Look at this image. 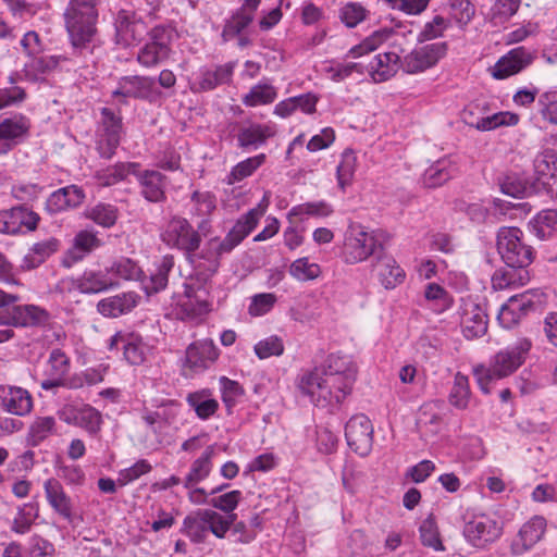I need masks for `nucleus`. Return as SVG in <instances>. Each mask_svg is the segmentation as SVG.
Listing matches in <instances>:
<instances>
[{
    "label": "nucleus",
    "mask_w": 557,
    "mask_h": 557,
    "mask_svg": "<svg viewBox=\"0 0 557 557\" xmlns=\"http://www.w3.org/2000/svg\"><path fill=\"white\" fill-rule=\"evenodd\" d=\"M178 411L180 405L176 401L169 400L162 404L156 411L144 410L141 419L152 433L160 435L164 429L175 421Z\"/></svg>",
    "instance_id": "7c9ffc66"
},
{
    "label": "nucleus",
    "mask_w": 557,
    "mask_h": 557,
    "mask_svg": "<svg viewBox=\"0 0 557 557\" xmlns=\"http://www.w3.org/2000/svg\"><path fill=\"white\" fill-rule=\"evenodd\" d=\"M137 301L138 296L135 293H123L101 299L97 305V309L104 317L116 318L133 310Z\"/></svg>",
    "instance_id": "c9c22d12"
},
{
    "label": "nucleus",
    "mask_w": 557,
    "mask_h": 557,
    "mask_svg": "<svg viewBox=\"0 0 557 557\" xmlns=\"http://www.w3.org/2000/svg\"><path fill=\"white\" fill-rule=\"evenodd\" d=\"M109 271L86 270L74 282V286L83 294H97L110 288L116 284L108 276Z\"/></svg>",
    "instance_id": "f704fd0d"
},
{
    "label": "nucleus",
    "mask_w": 557,
    "mask_h": 557,
    "mask_svg": "<svg viewBox=\"0 0 557 557\" xmlns=\"http://www.w3.org/2000/svg\"><path fill=\"white\" fill-rule=\"evenodd\" d=\"M138 163H116L113 166L99 171L97 180L102 186L114 185L127 177L128 174H135L138 169Z\"/></svg>",
    "instance_id": "8fccbe9b"
},
{
    "label": "nucleus",
    "mask_w": 557,
    "mask_h": 557,
    "mask_svg": "<svg viewBox=\"0 0 557 557\" xmlns=\"http://www.w3.org/2000/svg\"><path fill=\"white\" fill-rule=\"evenodd\" d=\"M392 35V30L388 28H381L373 32L371 35L366 37L359 45L351 47L347 55L348 58H361L382 46Z\"/></svg>",
    "instance_id": "09e8293b"
},
{
    "label": "nucleus",
    "mask_w": 557,
    "mask_h": 557,
    "mask_svg": "<svg viewBox=\"0 0 557 557\" xmlns=\"http://www.w3.org/2000/svg\"><path fill=\"white\" fill-rule=\"evenodd\" d=\"M70 357L60 348L51 349L44 364L45 379L40 382L41 388L46 391L58 387L77 389L82 388L85 382L92 384L97 381L90 377V373H86L84 376L79 374L70 375Z\"/></svg>",
    "instance_id": "20e7f679"
},
{
    "label": "nucleus",
    "mask_w": 557,
    "mask_h": 557,
    "mask_svg": "<svg viewBox=\"0 0 557 557\" xmlns=\"http://www.w3.org/2000/svg\"><path fill=\"white\" fill-rule=\"evenodd\" d=\"M0 406L10 414L25 417L33 410V398L23 387L0 385Z\"/></svg>",
    "instance_id": "393cba45"
},
{
    "label": "nucleus",
    "mask_w": 557,
    "mask_h": 557,
    "mask_svg": "<svg viewBox=\"0 0 557 557\" xmlns=\"http://www.w3.org/2000/svg\"><path fill=\"white\" fill-rule=\"evenodd\" d=\"M253 350L259 359L278 357L284 352V343L280 336L271 335L259 341L255 345Z\"/></svg>",
    "instance_id": "0e129e2a"
},
{
    "label": "nucleus",
    "mask_w": 557,
    "mask_h": 557,
    "mask_svg": "<svg viewBox=\"0 0 557 557\" xmlns=\"http://www.w3.org/2000/svg\"><path fill=\"white\" fill-rule=\"evenodd\" d=\"M546 520L541 516H534L527 521L512 539L510 549L513 555H522L539 543L546 532Z\"/></svg>",
    "instance_id": "b1692460"
},
{
    "label": "nucleus",
    "mask_w": 557,
    "mask_h": 557,
    "mask_svg": "<svg viewBox=\"0 0 557 557\" xmlns=\"http://www.w3.org/2000/svg\"><path fill=\"white\" fill-rule=\"evenodd\" d=\"M60 420L86 430L90 434L99 432L101 426V414L89 405H64L58 412Z\"/></svg>",
    "instance_id": "6ab92c4d"
},
{
    "label": "nucleus",
    "mask_w": 557,
    "mask_h": 557,
    "mask_svg": "<svg viewBox=\"0 0 557 557\" xmlns=\"http://www.w3.org/2000/svg\"><path fill=\"white\" fill-rule=\"evenodd\" d=\"M186 400L201 420L212 417L219 408L218 400L211 396L209 389L190 393Z\"/></svg>",
    "instance_id": "49530a36"
},
{
    "label": "nucleus",
    "mask_w": 557,
    "mask_h": 557,
    "mask_svg": "<svg viewBox=\"0 0 557 557\" xmlns=\"http://www.w3.org/2000/svg\"><path fill=\"white\" fill-rule=\"evenodd\" d=\"M457 173V166L450 159H441L430 165L423 173L424 186L435 188L449 181Z\"/></svg>",
    "instance_id": "ea45409f"
},
{
    "label": "nucleus",
    "mask_w": 557,
    "mask_h": 557,
    "mask_svg": "<svg viewBox=\"0 0 557 557\" xmlns=\"http://www.w3.org/2000/svg\"><path fill=\"white\" fill-rule=\"evenodd\" d=\"M193 213L198 216H209L216 208V198L210 191H195L191 195Z\"/></svg>",
    "instance_id": "69168bd1"
},
{
    "label": "nucleus",
    "mask_w": 557,
    "mask_h": 557,
    "mask_svg": "<svg viewBox=\"0 0 557 557\" xmlns=\"http://www.w3.org/2000/svg\"><path fill=\"white\" fill-rule=\"evenodd\" d=\"M449 12L460 25H467L475 14V7L470 0H448Z\"/></svg>",
    "instance_id": "338daca9"
},
{
    "label": "nucleus",
    "mask_w": 557,
    "mask_h": 557,
    "mask_svg": "<svg viewBox=\"0 0 557 557\" xmlns=\"http://www.w3.org/2000/svg\"><path fill=\"white\" fill-rule=\"evenodd\" d=\"M446 52V42H432L417 47L404 58L401 66L406 73H421L435 66Z\"/></svg>",
    "instance_id": "ddd939ff"
},
{
    "label": "nucleus",
    "mask_w": 557,
    "mask_h": 557,
    "mask_svg": "<svg viewBox=\"0 0 557 557\" xmlns=\"http://www.w3.org/2000/svg\"><path fill=\"white\" fill-rule=\"evenodd\" d=\"M369 15V11L358 2H348L339 9V18L348 28H354L362 23Z\"/></svg>",
    "instance_id": "e2e57ef3"
},
{
    "label": "nucleus",
    "mask_w": 557,
    "mask_h": 557,
    "mask_svg": "<svg viewBox=\"0 0 557 557\" xmlns=\"http://www.w3.org/2000/svg\"><path fill=\"white\" fill-rule=\"evenodd\" d=\"M49 312L36 305L11 306L0 312V324L14 326H40L48 323Z\"/></svg>",
    "instance_id": "f3484780"
},
{
    "label": "nucleus",
    "mask_w": 557,
    "mask_h": 557,
    "mask_svg": "<svg viewBox=\"0 0 557 557\" xmlns=\"http://www.w3.org/2000/svg\"><path fill=\"white\" fill-rule=\"evenodd\" d=\"M85 194L82 188L70 185L53 191L46 201V210L55 214L83 203Z\"/></svg>",
    "instance_id": "c756f323"
},
{
    "label": "nucleus",
    "mask_w": 557,
    "mask_h": 557,
    "mask_svg": "<svg viewBox=\"0 0 557 557\" xmlns=\"http://www.w3.org/2000/svg\"><path fill=\"white\" fill-rule=\"evenodd\" d=\"M109 348H122L125 360L134 366H139L146 361L150 347L144 342L143 337L134 333H116L109 343Z\"/></svg>",
    "instance_id": "4be33fe9"
},
{
    "label": "nucleus",
    "mask_w": 557,
    "mask_h": 557,
    "mask_svg": "<svg viewBox=\"0 0 557 557\" xmlns=\"http://www.w3.org/2000/svg\"><path fill=\"white\" fill-rule=\"evenodd\" d=\"M173 265L172 258H164L157 271L147 281H143L144 289L148 295L158 293L165 288L168 275Z\"/></svg>",
    "instance_id": "6e6d98bb"
},
{
    "label": "nucleus",
    "mask_w": 557,
    "mask_h": 557,
    "mask_svg": "<svg viewBox=\"0 0 557 557\" xmlns=\"http://www.w3.org/2000/svg\"><path fill=\"white\" fill-rule=\"evenodd\" d=\"M60 242L55 237H47L35 243L23 258L21 268L33 270L44 263L50 256L58 251Z\"/></svg>",
    "instance_id": "4c0bfd02"
},
{
    "label": "nucleus",
    "mask_w": 557,
    "mask_h": 557,
    "mask_svg": "<svg viewBox=\"0 0 557 557\" xmlns=\"http://www.w3.org/2000/svg\"><path fill=\"white\" fill-rule=\"evenodd\" d=\"M265 206L259 205L258 207L249 210L246 214L237 220L226 236L221 239L220 237H213L207 243L208 252L214 257L213 271L218 269V260L226 253H230L235 247H237L256 227L259 219L265 212Z\"/></svg>",
    "instance_id": "39448f33"
},
{
    "label": "nucleus",
    "mask_w": 557,
    "mask_h": 557,
    "mask_svg": "<svg viewBox=\"0 0 557 557\" xmlns=\"http://www.w3.org/2000/svg\"><path fill=\"white\" fill-rule=\"evenodd\" d=\"M288 273L298 282H309L319 278L322 270L318 263L310 262L308 257H301L290 263Z\"/></svg>",
    "instance_id": "3c124183"
},
{
    "label": "nucleus",
    "mask_w": 557,
    "mask_h": 557,
    "mask_svg": "<svg viewBox=\"0 0 557 557\" xmlns=\"http://www.w3.org/2000/svg\"><path fill=\"white\" fill-rule=\"evenodd\" d=\"M531 344L527 339L498 351L490 360L488 366L479 364L473 369V375L484 394L491 392V384L511 375L524 361V355Z\"/></svg>",
    "instance_id": "f03ea898"
},
{
    "label": "nucleus",
    "mask_w": 557,
    "mask_h": 557,
    "mask_svg": "<svg viewBox=\"0 0 557 557\" xmlns=\"http://www.w3.org/2000/svg\"><path fill=\"white\" fill-rule=\"evenodd\" d=\"M521 235L517 227H502L497 233V249L508 267L524 269L532 262V248L521 242Z\"/></svg>",
    "instance_id": "0eeeda50"
},
{
    "label": "nucleus",
    "mask_w": 557,
    "mask_h": 557,
    "mask_svg": "<svg viewBox=\"0 0 557 557\" xmlns=\"http://www.w3.org/2000/svg\"><path fill=\"white\" fill-rule=\"evenodd\" d=\"M214 455L215 446L209 445L202 454L193 461L189 471L183 481L185 488L194 487L210 475L213 467L212 459Z\"/></svg>",
    "instance_id": "72a5a7b5"
},
{
    "label": "nucleus",
    "mask_w": 557,
    "mask_h": 557,
    "mask_svg": "<svg viewBox=\"0 0 557 557\" xmlns=\"http://www.w3.org/2000/svg\"><path fill=\"white\" fill-rule=\"evenodd\" d=\"M399 63L396 52L379 53L370 62V76L375 83L385 82L397 73Z\"/></svg>",
    "instance_id": "58836bf2"
},
{
    "label": "nucleus",
    "mask_w": 557,
    "mask_h": 557,
    "mask_svg": "<svg viewBox=\"0 0 557 557\" xmlns=\"http://www.w3.org/2000/svg\"><path fill=\"white\" fill-rule=\"evenodd\" d=\"M234 66L232 64H224L216 66L213 70H201L198 79L193 83V91H208L212 90L219 85L226 84L231 81Z\"/></svg>",
    "instance_id": "e433bc0d"
},
{
    "label": "nucleus",
    "mask_w": 557,
    "mask_h": 557,
    "mask_svg": "<svg viewBox=\"0 0 557 557\" xmlns=\"http://www.w3.org/2000/svg\"><path fill=\"white\" fill-rule=\"evenodd\" d=\"M96 0H70L64 11V23L75 50H87L96 35L98 20Z\"/></svg>",
    "instance_id": "7ed1b4c3"
},
{
    "label": "nucleus",
    "mask_w": 557,
    "mask_h": 557,
    "mask_svg": "<svg viewBox=\"0 0 557 557\" xmlns=\"http://www.w3.org/2000/svg\"><path fill=\"white\" fill-rule=\"evenodd\" d=\"M276 97L277 91L273 85L268 82H260L243 96L242 102L246 107H258L272 103Z\"/></svg>",
    "instance_id": "de8ad7c7"
},
{
    "label": "nucleus",
    "mask_w": 557,
    "mask_h": 557,
    "mask_svg": "<svg viewBox=\"0 0 557 557\" xmlns=\"http://www.w3.org/2000/svg\"><path fill=\"white\" fill-rule=\"evenodd\" d=\"M537 104L542 119L549 124L557 125V94L553 91L543 92L539 97Z\"/></svg>",
    "instance_id": "774afa93"
},
{
    "label": "nucleus",
    "mask_w": 557,
    "mask_h": 557,
    "mask_svg": "<svg viewBox=\"0 0 557 557\" xmlns=\"http://www.w3.org/2000/svg\"><path fill=\"white\" fill-rule=\"evenodd\" d=\"M529 227L541 240L553 237L557 234V210H542L529 222Z\"/></svg>",
    "instance_id": "37998d69"
},
{
    "label": "nucleus",
    "mask_w": 557,
    "mask_h": 557,
    "mask_svg": "<svg viewBox=\"0 0 557 557\" xmlns=\"http://www.w3.org/2000/svg\"><path fill=\"white\" fill-rule=\"evenodd\" d=\"M528 311L519 305L516 298L512 296L504 304L498 313V321L505 329H511L515 326Z\"/></svg>",
    "instance_id": "052dcab7"
},
{
    "label": "nucleus",
    "mask_w": 557,
    "mask_h": 557,
    "mask_svg": "<svg viewBox=\"0 0 557 557\" xmlns=\"http://www.w3.org/2000/svg\"><path fill=\"white\" fill-rule=\"evenodd\" d=\"M462 121L481 132L492 131L498 126H513L519 122V115L512 112H497L484 117H475L472 106L461 113Z\"/></svg>",
    "instance_id": "cd10ccee"
},
{
    "label": "nucleus",
    "mask_w": 557,
    "mask_h": 557,
    "mask_svg": "<svg viewBox=\"0 0 557 557\" xmlns=\"http://www.w3.org/2000/svg\"><path fill=\"white\" fill-rule=\"evenodd\" d=\"M37 517L38 508L35 504H23L17 507L16 515L11 524V530L16 534H25L29 532Z\"/></svg>",
    "instance_id": "603ef678"
},
{
    "label": "nucleus",
    "mask_w": 557,
    "mask_h": 557,
    "mask_svg": "<svg viewBox=\"0 0 557 557\" xmlns=\"http://www.w3.org/2000/svg\"><path fill=\"white\" fill-rule=\"evenodd\" d=\"M276 133L273 124L249 123L239 128L237 134L238 147L255 148L264 145Z\"/></svg>",
    "instance_id": "473e14b6"
},
{
    "label": "nucleus",
    "mask_w": 557,
    "mask_h": 557,
    "mask_svg": "<svg viewBox=\"0 0 557 557\" xmlns=\"http://www.w3.org/2000/svg\"><path fill=\"white\" fill-rule=\"evenodd\" d=\"M529 278L528 272L518 267L498 269L492 276V287L495 290L515 288L523 285Z\"/></svg>",
    "instance_id": "79ce46f5"
},
{
    "label": "nucleus",
    "mask_w": 557,
    "mask_h": 557,
    "mask_svg": "<svg viewBox=\"0 0 557 557\" xmlns=\"http://www.w3.org/2000/svg\"><path fill=\"white\" fill-rule=\"evenodd\" d=\"M358 367L350 355L330 354L321 368L299 375L297 388L313 405L322 408L339 406L351 393Z\"/></svg>",
    "instance_id": "f257e3e1"
},
{
    "label": "nucleus",
    "mask_w": 557,
    "mask_h": 557,
    "mask_svg": "<svg viewBox=\"0 0 557 557\" xmlns=\"http://www.w3.org/2000/svg\"><path fill=\"white\" fill-rule=\"evenodd\" d=\"M30 128L29 120L15 114L0 121V156L9 153L28 134Z\"/></svg>",
    "instance_id": "412c9836"
},
{
    "label": "nucleus",
    "mask_w": 557,
    "mask_h": 557,
    "mask_svg": "<svg viewBox=\"0 0 557 557\" xmlns=\"http://www.w3.org/2000/svg\"><path fill=\"white\" fill-rule=\"evenodd\" d=\"M373 270L377 274L381 284L386 288L391 289L400 284L405 277L403 269L396 263V261L388 256H383L377 259Z\"/></svg>",
    "instance_id": "a19ab883"
},
{
    "label": "nucleus",
    "mask_w": 557,
    "mask_h": 557,
    "mask_svg": "<svg viewBox=\"0 0 557 557\" xmlns=\"http://www.w3.org/2000/svg\"><path fill=\"white\" fill-rule=\"evenodd\" d=\"M348 446L358 455L368 456L373 444V425L364 414L351 417L345 426Z\"/></svg>",
    "instance_id": "2eb2a0df"
},
{
    "label": "nucleus",
    "mask_w": 557,
    "mask_h": 557,
    "mask_svg": "<svg viewBox=\"0 0 557 557\" xmlns=\"http://www.w3.org/2000/svg\"><path fill=\"white\" fill-rule=\"evenodd\" d=\"M140 185L141 195L150 202L165 200L166 176L154 170L138 171L134 174Z\"/></svg>",
    "instance_id": "c85d7f7f"
},
{
    "label": "nucleus",
    "mask_w": 557,
    "mask_h": 557,
    "mask_svg": "<svg viewBox=\"0 0 557 557\" xmlns=\"http://www.w3.org/2000/svg\"><path fill=\"white\" fill-rule=\"evenodd\" d=\"M112 96L154 102L160 98L161 92L156 87L153 77L133 75L122 77L117 88L112 91Z\"/></svg>",
    "instance_id": "dca6fc26"
},
{
    "label": "nucleus",
    "mask_w": 557,
    "mask_h": 557,
    "mask_svg": "<svg viewBox=\"0 0 557 557\" xmlns=\"http://www.w3.org/2000/svg\"><path fill=\"white\" fill-rule=\"evenodd\" d=\"M116 41L123 46H131L140 40L147 33L146 24L133 11L121 10L115 18Z\"/></svg>",
    "instance_id": "5701e85b"
},
{
    "label": "nucleus",
    "mask_w": 557,
    "mask_h": 557,
    "mask_svg": "<svg viewBox=\"0 0 557 557\" xmlns=\"http://www.w3.org/2000/svg\"><path fill=\"white\" fill-rule=\"evenodd\" d=\"M40 218L25 206H15L0 211V233L15 235L33 232L37 228Z\"/></svg>",
    "instance_id": "a211bd4d"
},
{
    "label": "nucleus",
    "mask_w": 557,
    "mask_h": 557,
    "mask_svg": "<svg viewBox=\"0 0 557 557\" xmlns=\"http://www.w3.org/2000/svg\"><path fill=\"white\" fill-rule=\"evenodd\" d=\"M470 395L468 377L458 372L454 377V385L449 393V403L458 409H466L469 405Z\"/></svg>",
    "instance_id": "864d4df0"
},
{
    "label": "nucleus",
    "mask_w": 557,
    "mask_h": 557,
    "mask_svg": "<svg viewBox=\"0 0 557 557\" xmlns=\"http://www.w3.org/2000/svg\"><path fill=\"white\" fill-rule=\"evenodd\" d=\"M424 297L428 301L432 302L433 310L442 313L449 309L453 305V299L449 294L438 284L429 283L424 289Z\"/></svg>",
    "instance_id": "13d9d810"
},
{
    "label": "nucleus",
    "mask_w": 557,
    "mask_h": 557,
    "mask_svg": "<svg viewBox=\"0 0 557 557\" xmlns=\"http://www.w3.org/2000/svg\"><path fill=\"white\" fill-rule=\"evenodd\" d=\"M357 168V157L350 149H346L342 153V159L337 165V182L338 186L344 190L351 184Z\"/></svg>",
    "instance_id": "5fc2aeb1"
},
{
    "label": "nucleus",
    "mask_w": 557,
    "mask_h": 557,
    "mask_svg": "<svg viewBox=\"0 0 557 557\" xmlns=\"http://www.w3.org/2000/svg\"><path fill=\"white\" fill-rule=\"evenodd\" d=\"M44 490L46 499L53 511L72 523L74 521L73 503L71 497L65 493L61 482L54 478H50L45 481Z\"/></svg>",
    "instance_id": "bb28decb"
},
{
    "label": "nucleus",
    "mask_w": 557,
    "mask_h": 557,
    "mask_svg": "<svg viewBox=\"0 0 557 557\" xmlns=\"http://www.w3.org/2000/svg\"><path fill=\"white\" fill-rule=\"evenodd\" d=\"M182 531L194 543H203L208 536L206 509H198L185 517Z\"/></svg>",
    "instance_id": "a18cd8bd"
},
{
    "label": "nucleus",
    "mask_w": 557,
    "mask_h": 557,
    "mask_svg": "<svg viewBox=\"0 0 557 557\" xmlns=\"http://www.w3.org/2000/svg\"><path fill=\"white\" fill-rule=\"evenodd\" d=\"M443 404L441 401L424 403L418 410L416 424L423 436L435 435L442 425Z\"/></svg>",
    "instance_id": "2f4dec72"
},
{
    "label": "nucleus",
    "mask_w": 557,
    "mask_h": 557,
    "mask_svg": "<svg viewBox=\"0 0 557 557\" xmlns=\"http://www.w3.org/2000/svg\"><path fill=\"white\" fill-rule=\"evenodd\" d=\"M148 36V41L138 50L137 61L141 66L150 69L169 59L173 30L165 26H156Z\"/></svg>",
    "instance_id": "1a4fd4ad"
},
{
    "label": "nucleus",
    "mask_w": 557,
    "mask_h": 557,
    "mask_svg": "<svg viewBox=\"0 0 557 557\" xmlns=\"http://www.w3.org/2000/svg\"><path fill=\"white\" fill-rule=\"evenodd\" d=\"M377 239L373 232H369L364 226L352 223L348 226L344 246L343 258L348 264H355L368 259L376 249Z\"/></svg>",
    "instance_id": "9d476101"
},
{
    "label": "nucleus",
    "mask_w": 557,
    "mask_h": 557,
    "mask_svg": "<svg viewBox=\"0 0 557 557\" xmlns=\"http://www.w3.org/2000/svg\"><path fill=\"white\" fill-rule=\"evenodd\" d=\"M265 161V154L260 153L258 156L248 158L238 164H236L228 176V184L240 182L242 180L250 176L259 166Z\"/></svg>",
    "instance_id": "680f3d73"
},
{
    "label": "nucleus",
    "mask_w": 557,
    "mask_h": 557,
    "mask_svg": "<svg viewBox=\"0 0 557 557\" xmlns=\"http://www.w3.org/2000/svg\"><path fill=\"white\" fill-rule=\"evenodd\" d=\"M218 357L219 350L212 339L196 341L186 349L184 372L186 375L201 373L209 369Z\"/></svg>",
    "instance_id": "4468645a"
},
{
    "label": "nucleus",
    "mask_w": 557,
    "mask_h": 557,
    "mask_svg": "<svg viewBox=\"0 0 557 557\" xmlns=\"http://www.w3.org/2000/svg\"><path fill=\"white\" fill-rule=\"evenodd\" d=\"M503 533V524L487 515L473 517L465 527L463 534L474 547L483 548L495 542Z\"/></svg>",
    "instance_id": "9b49d317"
},
{
    "label": "nucleus",
    "mask_w": 557,
    "mask_h": 557,
    "mask_svg": "<svg viewBox=\"0 0 557 557\" xmlns=\"http://www.w3.org/2000/svg\"><path fill=\"white\" fill-rule=\"evenodd\" d=\"M419 531L421 542L424 546L431 547L436 552H443L445 549L438 528L432 516H429L422 521Z\"/></svg>",
    "instance_id": "bf43d9fd"
},
{
    "label": "nucleus",
    "mask_w": 557,
    "mask_h": 557,
    "mask_svg": "<svg viewBox=\"0 0 557 557\" xmlns=\"http://www.w3.org/2000/svg\"><path fill=\"white\" fill-rule=\"evenodd\" d=\"M183 320H195L212 309L211 285L207 280L195 278L185 285V297L178 304Z\"/></svg>",
    "instance_id": "423d86ee"
},
{
    "label": "nucleus",
    "mask_w": 557,
    "mask_h": 557,
    "mask_svg": "<svg viewBox=\"0 0 557 557\" xmlns=\"http://www.w3.org/2000/svg\"><path fill=\"white\" fill-rule=\"evenodd\" d=\"M122 136V119L108 108L101 110V124L97 135V150L102 158L115 153Z\"/></svg>",
    "instance_id": "f8f14e48"
},
{
    "label": "nucleus",
    "mask_w": 557,
    "mask_h": 557,
    "mask_svg": "<svg viewBox=\"0 0 557 557\" xmlns=\"http://www.w3.org/2000/svg\"><path fill=\"white\" fill-rule=\"evenodd\" d=\"M460 326L467 339L482 337L487 332V314L471 299H463L460 306Z\"/></svg>",
    "instance_id": "aec40b11"
},
{
    "label": "nucleus",
    "mask_w": 557,
    "mask_h": 557,
    "mask_svg": "<svg viewBox=\"0 0 557 557\" xmlns=\"http://www.w3.org/2000/svg\"><path fill=\"white\" fill-rule=\"evenodd\" d=\"M102 242L96 233L87 230L79 231L74 237L73 248L69 250L67 257L71 263L81 261L86 255L99 248Z\"/></svg>",
    "instance_id": "c03bdc74"
},
{
    "label": "nucleus",
    "mask_w": 557,
    "mask_h": 557,
    "mask_svg": "<svg viewBox=\"0 0 557 557\" xmlns=\"http://www.w3.org/2000/svg\"><path fill=\"white\" fill-rule=\"evenodd\" d=\"M117 215V209L109 203H98L86 211V216L102 227L113 226Z\"/></svg>",
    "instance_id": "4d7b16f0"
},
{
    "label": "nucleus",
    "mask_w": 557,
    "mask_h": 557,
    "mask_svg": "<svg viewBox=\"0 0 557 557\" xmlns=\"http://www.w3.org/2000/svg\"><path fill=\"white\" fill-rule=\"evenodd\" d=\"M160 237L168 247L182 250L188 255L195 252L201 243L199 233L188 220L177 215L172 216L166 222Z\"/></svg>",
    "instance_id": "6e6552de"
},
{
    "label": "nucleus",
    "mask_w": 557,
    "mask_h": 557,
    "mask_svg": "<svg viewBox=\"0 0 557 557\" xmlns=\"http://www.w3.org/2000/svg\"><path fill=\"white\" fill-rule=\"evenodd\" d=\"M532 60V53L524 47L515 48L496 62L492 75L497 79L507 78L527 67Z\"/></svg>",
    "instance_id": "a878e982"
}]
</instances>
